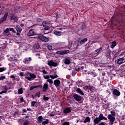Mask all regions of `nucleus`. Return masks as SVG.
Instances as JSON below:
<instances>
[{
    "label": "nucleus",
    "instance_id": "1",
    "mask_svg": "<svg viewBox=\"0 0 125 125\" xmlns=\"http://www.w3.org/2000/svg\"><path fill=\"white\" fill-rule=\"evenodd\" d=\"M38 38L39 40H41L42 42H48V38L42 35V34H39L38 35Z\"/></svg>",
    "mask_w": 125,
    "mask_h": 125
},
{
    "label": "nucleus",
    "instance_id": "2",
    "mask_svg": "<svg viewBox=\"0 0 125 125\" xmlns=\"http://www.w3.org/2000/svg\"><path fill=\"white\" fill-rule=\"evenodd\" d=\"M28 47L27 44H22L20 46V49H21V51H22L23 52L28 50Z\"/></svg>",
    "mask_w": 125,
    "mask_h": 125
},
{
    "label": "nucleus",
    "instance_id": "3",
    "mask_svg": "<svg viewBox=\"0 0 125 125\" xmlns=\"http://www.w3.org/2000/svg\"><path fill=\"white\" fill-rule=\"evenodd\" d=\"M108 119L109 120V123L111 124V125H114V122L116 121L115 116L112 115V114H109Z\"/></svg>",
    "mask_w": 125,
    "mask_h": 125
},
{
    "label": "nucleus",
    "instance_id": "4",
    "mask_svg": "<svg viewBox=\"0 0 125 125\" xmlns=\"http://www.w3.org/2000/svg\"><path fill=\"white\" fill-rule=\"evenodd\" d=\"M70 52L69 50L58 51L56 52V54H59L60 55H63V54H68Z\"/></svg>",
    "mask_w": 125,
    "mask_h": 125
},
{
    "label": "nucleus",
    "instance_id": "5",
    "mask_svg": "<svg viewBox=\"0 0 125 125\" xmlns=\"http://www.w3.org/2000/svg\"><path fill=\"white\" fill-rule=\"evenodd\" d=\"M7 16H8V13L6 12L4 14L3 18L0 20V24H1V23L4 22V21H6Z\"/></svg>",
    "mask_w": 125,
    "mask_h": 125
},
{
    "label": "nucleus",
    "instance_id": "6",
    "mask_svg": "<svg viewBox=\"0 0 125 125\" xmlns=\"http://www.w3.org/2000/svg\"><path fill=\"white\" fill-rule=\"evenodd\" d=\"M73 98H74L75 100L78 101V102L79 101H81V100H82V98H83L82 96L77 94H75L73 95Z\"/></svg>",
    "mask_w": 125,
    "mask_h": 125
},
{
    "label": "nucleus",
    "instance_id": "7",
    "mask_svg": "<svg viewBox=\"0 0 125 125\" xmlns=\"http://www.w3.org/2000/svg\"><path fill=\"white\" fill-rule=\"evenodd\" d=\"M15 29L17 32V36H20V34L21 33V32H22V28H21L19 25H17Z\"/></svg>",
    "mask_w": 125,
    "mask_h": 125
},
{
    "label": "nucleus",
    "instance_id": "8",
    "mask_svg": "<svg viewBox=\"0 0 125 125\" xmlns=\"http://www.w3.org/2000/svg\"><path fill=\"white\" fill-rule=\"evenodd\" d=\"M48 65L50 66V67H56V66H57V63L53 62L52 61H49L48 62Z\"/></svg>",
    "mask_w": 125,
    "mask_h": 125
},
{
    "label": "nucleus",
    "instance_id": "9",
    "mask_svg": "<svg viewBox=\"0 0 125 125\" xmlns=\"http://www.w3.org/2000/svg\"><path fill=\"white\" fill-rule=\"evenodd\" d=\"M3 91L0 92V94H2L3 93H6L8 90V87L7 86H3L2 87Z\"/></svg>",
    "mask_w": 125,
    "mask_h": 125
},
{
    "label": "nucleus",
    "instance_id": "10",
    "mask_svg": "<svg viewBox=\"0 0 125 125\" xmlns=\"http://www.w3.org/2000/svg\"><path fill=\"white\" fill-rule=\"evenodd\" d=\"M63 62L65 65H69L71 63V59L70 58H66L64 60Z\"/></svg>",
    "mask_w": 125,
    "mask_h": 125
},
{
    "label": "nucleus",
    "instance_id": "11",
    "mask_svg": "<svg viewBox=\"0 0 125 125\" xmlns=\"http://www.w3.org/2000/svg\"><path fill=\"white\" fill-rule=\"evenodd\" d=\"M101 122V120H100V118L99 117H96L94 120V125H98Z\"/></svg>",
    "mask_w": 125,
    "mask_h": 125
},
{
    "label": "nucleus",
    "instance_id": "12",
    "mask_svg": "<svg viewBox=\"0 0 125 125\" xmlns=\"http://www.w3.org/2000/svg\"><path fill=\"white\" fill-rule=\"evenodd\" d=\"M32 61V58L29 57L28 59L25 58L23 60V62L25 64H28L30 63V62Z\"/></svg>",
    "mask_w": 125,
    "mask_h": 125
},
{
    "label": "nucleus",
    "instance_id": "13",
    "mask_svg": "<svg viewBox=\"0 0 125 125\" xmlns=\"http://www.w3.org/2000/svg\"><path fill=\"white\" fill-rule=\"evenodd\" d=\"M113 93L114 94V95H116V96H120L121 95V93L120 91L116 89H114L113 91Z\"/></svg>",
    "mask_w": 125,
    "mask_h": 125
},
{
    "label": "nucleus",
    "instance_id": "14",
    "mask_svg": "<svg viewBox=\"0 0 125 125\" xmlns=\"http://www.w3.org/2000/svg\"><path fill=\"white\" fill-rule=\"evenodd\" d=\"M124 61H125V57L120 58L117 60V64L121 65V64H123V63H124Z\"/></svg>",
    "mask_w": 125,
    "mask_h": 125
},
{
    "label": "nucleus",
    "instance_id": "15",
    "mask_svg": "<svg viewBox=\"0 0 125 125\" xmlns=\"http://www.w3.org/2000/svg\"><path fill=\"white\" fill-rule=\"evenodd\" d=\"M61 82L59 80H55L54 81V84L57 87L58 86H59L60 85Z\"/></svg>",
    "mask_w": 125,
    "mask_h": 125
},
{
    "label": "nucleus",
    "instance_id": "16",
    "mask_svg": "<svg viewBox=\"0 0 125 125\" xmlns=\"http://www.w3.org/2000/svg\"><path fill=\"white\" fill-rule=\"evenodd\" d=\"M48 88V84L47 83H44L43 85V89L42 91L43 92H46V91L47 90V89Z\"/></svg>",
    "mask_w": 125,
    "mask_h": 125
},
{
    "label": "nucleus",
    "instance_id": "17",
    "mask_svg": "<svg viewBox=\"0 0 125 125\" xmlns=\"http://www.w3.org/2000/svg\"><path fill=\"white\" fill-rule=\"evenodd\" d=\"M72 110H71V108L70 107H66L63 110V113L64 114H68L69 113H71V111Z\"/></svg>",
    "mask_w": 125,
    "mask_h": 125
},
{
    "label": "nucleus",
    "instance_id": "18",
    "mask_svg": "<svg viewBox=\"0 0 125 125\" xmlns=\"http://www.w3.org/2000/svg\"><path fill=\"white\" fill-rule=\"evenodd\" d=\"M99 118H100V120H101V121H102V120H104L105 121H108V119H107V118L104 117V116L102 114H100L99 115Z\"/></svg>",
    "mask_w": 125,
    "mask_h": 125
},
{
    "label": "nucleus",
    "instance_id": "19",
    "mask_svg": "<svg viewBox=\"0 0 125 125\" xmlns=\"http://www.w3.org/2000/svg\"><path fill=\"white\" fill-rule=\"evenodd\" d=\"M3 34L6 35V36H9V35H10V33H9V28H7L5 29L3 31Z\"/></svg>",
    "mask_w": 125,
    "mask_h": 125
},
{
    "label": "nucleus",
    "instance_id": "20",
    "mask_svg": "<svg viewBox=\"0 0 125 125\" xmlns=\"http://www.w3.org/2000/svg\"><path fill=\"white\" fill-rule=\"evenodd\" d=\"M76 92H77V93H79V94H80L81 95H84V94L80 88H77L76 90Z\"/></svg>",
    "mask_w": 125,
    "mask_h": 125
},
{
    "label": "nucleus",
    "instance_id": "21",
    "mask_svg": "<svg viewBox=\"0 0 125 125\" xmlns=\"http://www.w3.org/2000/svg\"><path fill=\"white\" fill-rule=\"evenodd\" d=\"M28 36H34L35 35V32H34V30L33 29H31L29 30V32L28 33Z\"/></svg>",
    "mask_w": 125,
    "mask_h": 125
},
{
    "label": "nucleus",
    "instance_id": "22",
    "mask_svg": "<svg viewBox=\"0 0 125 125\" xmlns=\"http://www.w3.org/2000/svg\"><path fill=\"white\" fill-rule=\"evenodd\" d=\"M37 121L39 124H42V116H40L37 118Z\"/></svg>",
    "mask_w": 125,
    "mask_h": 125
},
{
    "label": "nucleus",
    "instance_id": "23",
    "mask_svg": "<svg viewBox=\"0 0 125 125\" xmlns=\"http://www.w3.org/2000/svg\"><path fill=\"white\" fill-rule=\"evenodd\" d=\"M50 78L52 79V80H54V79L58 78V75H57V74L50 75Z\"/></svg>",
    "mask_w": 125,
    "mask_h": 125
},
{
    "label": "nucleus",
    "instance_id": "24",
    "mask_svg": "<svg viewBox=\"0 0 125 125\" xmlns=\"http://www.w3.org/2000/svg\"><path fill=\"white\" fill-rule=\"evenodd\" d=\"M87 74H89L91 76H93V77H96L97 76V73L94 72H90L89 73H87Z\"/></svg>",
    "mask_w": 125,
    "mask_h": 125
},
{
    "label": "nucleus",
    "instance_id": "25",
    "mask_svg": "<svg viewBox=\"0 0 125 125\" xmlns=\"http://www.w3.org/2000/svg\"><path fill=\"white\" fill-rule=\"evenodd\" d=\"M87 41V38H84V39L81 40L80 43H81V44H83V43H84V42H86Z\"/></svg>",
    "mask_w": 125,
    "mask_h": 125
},
{
    "label": "nucleus",
    "instance_id": "26",
    "mask_svg": "<svg viewBox=\"0 0 125 125\" xmlns=\"http://www.w3.org/2000/svg\"><path fill=\"white\" fill-rule=\"evenodd\" d=\"M49 120L46 119V120H45L42 123V125H47V124H49Z\"/></svg>",
    "mask_w": 125,
    "mask_h": 125
},
{
    "label": "nucleus",
    "instance_id": "27",
    "mask_svg": "<svg viewBox=\"0 0 125 125\" xmlns=\"http://www.w3.org/2000/svg\"><path fill=\"white\" fill-rule=\"evenodd\" d=\"M83 122L84 123L90 122V118L89 117H87Z\"/></svg>",
    "mask_w": 125,
    "mask_h": 125
},
{
    "label": "nucleus",
    "instance_id": "28",
    "mask_svg": "<svg viewBox=\"0 0 125 125\" xmlns=\"http://www.w3.org/2000/svg\"><path fill=\"white\" fill-rule=\"evenodd\" d=\"M86 88H87V89H89V90H90L91 91H92V90H93V87L90 85L86 86Z\"/></svg>",
    "mask_w": 125,
    "mask_h": 125
},
{
    "label": "nucleus",
    "instance_id": "29",
    "mask_svg": "<svg viewBox=\"0 0 125 125\" xmlns=\"http://www.w3.org/2000/svg\"><path fill=\"white\" fill-rule=\"evenodd\" d=\"M54 34L56 35L57 36H61L62 33L60 31H55Z\"/></svg>",
    "mask_w": 125,
    "mask_h": 125
},
{
    "label": "nucleus",
    "instance_id": "30",
    "mask_svg": "<svg viewBox=\"0 0 125 125\" xmlns=\"http://www.w3.org/2000/svg\"><path fill=\"white\" fill-rule=\"evenodd\" d=\"M116 45H117V42H112L111 48H114Z\"/></svg>",
    "mask_w": 125,
    "mask_h": 125
},
{
    "label": "nucleus",
    "instance_id": "31",
    "mask_svg": "<svg viewBox=\"0 0 125 125\" xmlns=\"http://www.w3.org/2000/svg\"><path fill=\"white\" fill-rule=\"evenodd\" d=\"M47 83H50L51 84H52L53 83V80L52 79H47L46 80Z\"/></svg>",
    "mask_w": 125,
    "mask_h": 125
},
{
    "label": "nucleus",
    "instance_id": "32",
    "mask_svg": "<svg viewBox=\"0 0 125 125\" xmlns=\"http://www.w3.org/2000/svg\"><path fill=\"white\" fill-rule=\"evenodd\" d=\"M30 124V122L28 120H25L23 123V125H28Z\"/></svg>",
    "mask_w": 125,
    "mask_h": 125
},
{
    "label": "nucleus",
    "instance_id": "33",
    "mask_svg": "<svg viewBox=\"0 0 125 125\" xmlns=\"http://www.w3.org/2000/svg\"><path fill=\"white\" fill-rule=\"evenodd\" d=\"M29 76L31 79H36V75L32 73H29Z\"/></svg>",
    "mask_w": 125,
    "mask_h": 125
},
{
    "label": "nucleus",
    "instance_id": "34",
    "mask_svg": "<svg viewBox=\"0 0 125 125\" xmlns=\"http://www.w3.org/2000/svg\"><path fill=\"white\" fill-rule=\"evenodd\" d=\"M18 93H19V94H22V93H23V88H21L20 89H19L18 90Z\"/></svg>",
    "mask_w": 125,
    "mask_h": 125
},
{
    "label": "nucleus",
    "instance_id": "35",
    "mask_svg": "<svg viewBox=\"0 0 125 125\" xmlns=\"http://www.w3.org/2000/svg\"><path fill=\"white\" fill-rule=\"evenodd\" d=\"M101 49H102V48L100 47V48L95 50L94 52L95 53H99V52H100V51L101 50Z\"/></svg>",
    "mask_w": 125,
    "mask_h": 125
},
{
    "label": "nucleus",
    "instance_id": "36",
    "mask_svg": "<svg viewBox=\"0 0 125 125\" xmlns=\"http://www.w3.org/2000/svg\"><path fill=\"white\" fill-rule=\"evenodd\" d=\"M43 100H44L45 101H48V99H49V97H45V95H43Z\"/></svg>",
    "mask_w": 125,
    "mask_h": 125
},
{
    "label": "nucleus",
    "instance_id": "37",
    "mask_svg": "<svg viewBox=\"0 0 125 125\" xmlns=\"http://www.w3.org/2000/svg\"><path fill=\"white\" fill-rule=\"evenodd\" d=\"M6 70V68L0 67V73H1V72H4V71H5Z\"/></svg>",
    "mask_w": 125,
    "mask_h": 125
},
{
    "label": "nucleus",
    "instance_id": "38",
    "mask_svg": "<svg viewBox=\"0 0 125 125\" xmlns=\"http://www.w3.org/2000/svg\"><path fill=\"white\" fill-rule=\"evenodd\" d=\"M43 77L45 80H48L49 79V78H50V75H43Z\"/></svg>",
    "mask_w": 125,
    "mask_h": 125
},
{
    "label": "nucleus",
    "instance_id": "39",
    "mask_svg": "<svg viewBox=\"0 0 125 125\" xmlns=\"http://www.w3.org/2000/svg\"><path fill=\"white\" fill-rule=\"evenodd\" d=\"M47 48L49 50H52V45H48Z\"/></svg>",
    "mask_w": 125,
    "mask_h": 125
},
{
    "label": "nucleus",
    "instance_id": "40",
    "mask_svg": "<svg viewBox=\"0 0 125 125\" xmlns=\"http://www.w3.org/2000/svg\"><path fill=\"white\" fill-rule=\"evenodd\" d=\"M37 104V102L36 101H33L31 102V106L32 107H35V104Z\"/></svg>",
    "mask_w": 125,
    "mask_h": 125
},
{
    "label": "nucleus",
    "instance_id": "41",
    "mask_svg": "<svg viewBox=\"0 0 125 125\" xmlns=\"http://www.w3.org/2000/svg\"><path fill=\"white\" fill-rule=\"evenodd\" d=\"M9 30L11 32H13V33H16V31L13 28H8Z\"/></svg>",
    "mask_w": 125,
    "mask_h": 125
},
{
    "label": "nucleus",
    "instance_id": "42",
    "mask_svg": "<svg viewBox=\"0 0 125 125\" xmlns=\"http://www.w3.org/2000/svg\"><path fill=\"white\" fill-rule=\"evenodd\" d=\"M5 79H6V77H5V76H2L0 77V81H3V80H5Z\"/></svg>",
    "mask_w": 125,
    "mask_h": 125
},
{
    "label": "nucleus",
    "instance_id": "43",
    "mask_svg": "<svg viewBox=\"0 0 125 125\" xmlns=\"http://www.w3.org/2000/svg\"><path fill=\"white\" fill-rule=\"evenodd\" d=\"M36 96H38V98H40V96H41V92H37L35 95V97Z\"/></svg>",
    "mask_w": 125,
    "mask_h": 125
},
{
    "label": "nucleus",
    "instance_id": "44",
    "mask_svg": "<svg viewBox=\"0 0 125 125\" xmlns=\"http://www.w3.org/2000/svg\"><path fill=\"white\" fill-rule=\"evenodd\" d=\"M49 29V26H45V27L44 28V31H47Z\"/></svg>",
    "mask_w": 125,
    "mask_h": 125
},
{
    "label": "nucleus",
    "instance_id": "45",
    "mask_svg": "<svg viewBox=\"0 0 125 125\" xmlns=\"http://www.w3.org/2000/svg\"><path fill=\"white\" fill-rule=\"evenodd\" d=\"M42 72L43 73V74H44L45 75H47V71H45V70L43 69L42 70Z\"/></svg>",
    "mask_w": 125,
    "mask_h": 125
},
{
    "label": "nucleus",
    "instance_id": "46",
    "mask_svg": "<svg viewBox=\"0 0 125 125\" xmlns=\"http://www.w3.org/2000/svg\"><path fill=\"white\" fill-rule=\"evenodd\" d=\"M62 125H70V123L65 122L62 124Z\"/></svg>",
    "mask_w": 125,
    "mask_h": 125
},
{
    "label": "nucleus",
    "instance_id": "47",
    "mask_svg": "<svg viewBox=\"0 0 125 125\" xmlns=\"http://www.w3.org/2000/svg\"><path fill=\"white\" fill-rule=\"evenodd\" d=\"M110 113L112 116H116V112L115 111H111Z\"/></svg>",
    "mask_w": 125,
    "mask_h": 125
},
{
    "label": "nucleus",
    "instance_id": "48",
    "mask_svg": "<svg viewBox=\"0 0 125 125\" xmlns=\"http://www.w3.org/2000/svg\"><path fill=\"white\" fill-rule=\"evenodd\" d=\"M34 88H37L36 86H33L30 87V90H33Z\"/></svg>",
    "mask_w": 125,
    "mask_h": 125
},
{
    "label": "nucleus",
    "instance_id": "49",
    "mask_svg": "<svg viewBox=\"0 0 125 125\" xmlns=\"http://www.w3.org/2000/svg\"><path fill=\"white\" fill-rule=\"evenodd\" d=\"M84 28H85V25L84 24H83L82 27V30L83 31H84Z\"/></svg>",
    "mask_w": 125,
    "mask_h": 125
},
{
    "label": "nucleus",
    "instance_id": "50",
    "mask_svg": "<svg viewBox=\"0 0 125 125\" xmlns=\"http://www.w3.org/2000/svg\"><path fill=\"white\" fill-rule=\"evenodd\" d=\"M77 85L79 86V87H82V86H83V85L81 84L80 83H77Z\"/></svg>",
    "mask_w": 125,
    "mask_h": 125
},
{
    "label": "nucleus",
    "instance_id": "51",
    "mask_svg": "<svg viewBox=\"0 0 125 125\" xmlns=\"http://www.w3.org/2000/svg\"><path fill=\"white\" fill-rule=\"evenodd\" d=\"M75 70H76L77 71H80V67H78V66H76V67H75Z\"/></svg>",
    "mask_w": 125,
    "mask_h": 125
},
{
    "label": "nucleus",
    "instance_id": "52",
    "mask_svg": "<svg viewBox=\"0 0 125 125\" xmlns=\"http://www.w3.org/2000/svg\"><path fill=\"white\" fill-rule=\"evenodd\" d=\"M11 79H13V80H15V76L12 75L10 76Z\"/></svg>",
    "mask_w": 125,
    "mask_h": 125
},
{
    "label": "nucleus",
    "instance_id": "53",
    "mask_svg": "<svg viewBox=\"0 0 125 125\" xmlns=\"http://www.w3.org/2000/svg\"><path fill=\"white\" fill-rule=\"evenodd\" d=\"M20 76H21V77H24V73L20 72Z\"/></svg>",
    "mask_w": 125,
    "mask_h": 125
},
{
    "label": "nucleus",
    "instance_id": "54",
    "mask_svg": "<svg viewBox=\"0 0 125 125\" xmlns=\"http://www.w3.org/2000/svg\"><path fill=\"white\" fill-rule=\"evenodd\" d=\"M25 79H26L27 80H28V81H31V77H26Z\"/></svg>",
    "mask_w": 125,
    "mask_h": 125
},
{
    "label": "nucleus",
    "instance_id": "55",
    "mask_svg": "<svg viewBox=\"0 0 125 125\" xmlns=\"http://www.w3.org/2000/svg\"><path fill=\"white\" fill-rule=\"evenodd\" d=\"M55 114H54V113L53 112H51L50 114V116H51V117H53V116H54Z\"/></svg>",
    "mask_w": 125,
    "mask_h": 125
},
{
    "label": "nucleus",
    "instance_id": "56",
    "mask_svg": "<svg viewBox=\"0 0 125 125\" xmlns=\"http://www.w3.org/2000/svg\"><path fill=\"white\" fill-rule=\"evenodd\" d=\"M98 125H105V123L104 122H101Z\"/></svg>",
    "mask_w": 125,
    "mask_h": 125
},
{
    "label": "nucleus",
    "instance_id": "57",
    "mask_svg": "<svg viewBox=\"0 0 125 125\" xmlns=\"http://www.w3.org/2000/svg\"><path fill=\"white\" fill-rule=\"evenodd\" d=\"M10 17H11V20H13V19H14L15 16H14L13 15H12Z\"/></svg>",
    "mask_w": 125,
    "mask_h": 125
},
{
    "label": "nucleus",
    "instance_id": "58",
    "mask_svg": "<svg viewBox=\"0 0 125 125\" xmlns=\"http://www.w3.org/2000/svg\"><path fill=\"white\" fill-rule=\"evenodd\" d=\"M37 87H40V88H42V85H39L36 86V88H37Z\"/></svg>",
    "mask_w": 125,
    "mask_h": 125
},
{
    "label": "nucleus",
    "instance_id": "59",
    "mask_svg": "<svg viewBox=\"0 0 125 125\" xmlns=\"http://www.w3.org/2000/svg\"><path fill=\"white\" fill-rule=\"evenodd\" d=\"M13 20H14V21H15V22H16V21H18V19H17V18L16 17H15Z\"/></svg>",
    "mask_w": 125,
    "mask_h": 125
},
{
    "label": "nucleus",
    "instance_id": "60",
    "mask_svg": "<svg viewBox=\"0 0 125 125\" xmlns=\"http://www.w3.org/2000/svg\"><path fill=\"white\" fill-rule=\"evenodd\" d=\"M20 100L21 102H24V98H21Z\"/></svg>",
    "mask_w": 125,
    "mask_h": 125
},
{
    "label": "nucleus",
    "instance_id": "61",
    "mask_svg": "<svg viewBox=\"0 0 125 125\" xmlns=\"http://www.w3.org/2000/svg\"><path fill=\"white\" fill-rule=\"evenodd\" d=\"M76 73H77V72H76V71H73L72 72V75L73 76H75V75H76Z\"/></svg>",
    "mask_w": 125,
    "mask_h": 125
},
{
    "label": "nucleus",
    "instance_id": "62",
    "mask_svg": "<svg viewBox=\"0 0 125 125\" xmlns=\"http://www.w3.org/2000/svg\"><path fill=\"white\" fill-rule=\"evenodd\" d=\"M24 26H25V24H24L23 23L21 24V27L22 28H23V27H24Z\"/></svg>",
    "mask_w": 125,
    "mask_h": 125
},
{
    "label": "nucleus",
    "instance_id": "63",
    "mask_svg": "<svg viewBox=\"0 0 125 125\" xmlns=\"http://www.w3.org/2000/svg\"><path fill=\"white\" fill-rule=\"evenodd\" d=\"M14 115L15 116V115H18V111H16L15 112V113H14Z\"/></svg>",
    "mask_w": 125,
    "mask_h": 125
},
{
    "label": "nucleus",
    "instance_id": "64",
    "mask_svg": "<svg viewBox=\"0 0 125 125\" xmlns=\"http://www.w3.org/2000/svg\"><path fill=\"white\" fill-rule=\"evenodd\" d=\"M36 47L37 48H40V45L39 44H36Z\"/></svg>",
    "mask_w": 125,
    "mask_h": 125
}]
</instances>
